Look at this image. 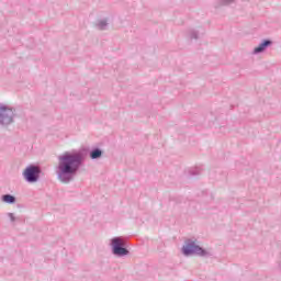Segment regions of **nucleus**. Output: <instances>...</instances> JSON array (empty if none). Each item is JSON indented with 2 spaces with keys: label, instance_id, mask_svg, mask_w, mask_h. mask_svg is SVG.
Returning a JSON list of instances; mask_svg holds the SVG:
<instances>
[{
  "label": "nucleus",
  "instance_id": "1",
  "mask_svg": "<svg viewBox=\"0 0 281 281\" xmlns=\"http://www.w3.org/2000/svg\"><path fill=\"white\" fill-rule=\"evenodd\" d=\"M89 155V148L83 147L78 150L65 151L57 157V166L55 167V175L59 183H71L80 168L85 166L87 157Z\"/></svg>",
  "mask_w": 281,
  "mask_h": 281
},
{
  "label": "nucleus",
  "instance_id": "2",
  "mask_svg": "<svg viewBox=\"0 0 281 281\" xmlns=\"http://www.w3.org/2000/svg\"><path fill=\"white\" fill-rule=\"evenodd\" d=\"M15 113L16 109L0 103V126H10V124H14Z\"/></svg>",
  "mask_w": 281,
  "mask_h": 281
},
{
  "label": "nucleus",
  "instance_id": "3",
  "mask_svg": "<svg viewBox=\"0 0 281 281\" xmlns=\"http://www.w3.org/2000/svg\"><path fill=\"white\" fill-rule=\"evenodd\" d=\"M182 254L184 256H210V254L203 249L201 246L196 245V243L192 239H187L186 245L182 247Z\"/></svg>",
  "mask_w": 281,
  "mask_h": 281
},
{
  "label": "nucleus",
  "instance_id": "4",
  "mask_svg": "<svg viewBox=\"0 0 281 281\" xmlns=\"http://www.w3.org/2000/svg\"><path fill=\"white\" fill-rule=\"evenodd\" d=\"M112 254L117 258L128 256L130 251L126 249V240L122 237H114L111 239Z\"/></svg>",
  "mask_w": 281,
  "mask_h": 281
},
{
  "label": "nucleus",
  "instance_id": "5",
  "mask_svg": "<svg viewBox=\"0 0 281 281\" xmlns=\"http://www.w3.org/2000/svg\"><path fill=\"white\" fill-rule=\"evenodd\" d=\"M41 168L36 165L27 166L23 171V178L27 183H36L41 179Z\"/></svg>",
  "mask_w": 281,
  "mask_h": 281
},
{
  "label": "nucleus",
  "instance_id": "6",
  "mask_svg": "<svg viewBox=\"0 0 281 281\" xmlns=\"http://www.w3.org/2000/svg\"><path fill=\"white\" fill-rule=\"evenodd\" d=\"M1 201L2 203H8V205H14V203H16V196L8 193V194H3L1 196Z\"/></svg>",
  "mask_w": 281,
  "mask_h": 281
},
{
  "label": "nucleus",
  "instance_id": "7",
  "mask_svg": "<svg viewBox=\"0 0 281 281\" xmlns=\"http://www.w3.org/2000/svg\"><path fill=\"white\" fill-rule=\"evenodd\" d=\"M104 155V151L99 147L92 148L89 153L90 159H100Z\"/></svg>",
  "mask_w": 281,
  "mask_h": 281
},
{
  "label": "nucleus",
  "instance_id": "8",
  "mask_svg": "<svg viewBox=\"0 0 281 281\" xmlns=\"http://www.w3.org/2000/svg\"><path fill=\"white\" fill-rule=\"evenodd\" d=\"M269 45H271V41H265L263 43H261L259 46L255 48V54H260V52H265V49H267Z\"/></svg>",
  "mask_w": 281,
  "mask_h": 281
},
{
  "label": "nucleus",
  "instance_id": "9",
  "mask_svg": "<svg viewBox=\"0 0 281 281\" xmlns=\"http://www.w3.org/2000/svg\"><path fill=\"white\" fill-rule=\"evenodd\" d=\"M109 25V22H106V20H100L97 24H95V27L100 31H104L106 30Z\"/></svg>",
  "mask_w": 281,
  "mask_h": 281
},
{
  "label": "nucleus",
  "instance_id": "10",
  "mask_svg": "<svg viewBox=\"0 0 281 281\" xmlns=\"http://www.w3.org/2000/svg\"><path fill=\"white\" fill-rule=\"evenodd\" d=\"M189 38H194L195 41H199V31L194 30V29H190L188 32H187Z\"/></svg>",
  "mask_w": 281,
  "mask_h": 281
},
{
  "label": "nucleus",
  "instance_id": "11",
  "mask_svg": "<svg viewBox=\"0 0 281 281\" xmlns=\"http://www.w3.org/2000/svg\"><path fill=\"white\" fill-rule=\"evenodd\" d=\"M232 3H236V0H221V5H232Z\"/></svg>",
  "mask_w": 281,
  "mask_h": 281
},
{
  "label": "nucleus",
  "instance_id": "12",
  "mask_svg": "<svg viewBox=\"0 0 281 281\" xmlns=\"http://www.w3.org/2000/svg\"><path fill=\"white\" fill-rule=\"evenodd\" d=\"M7 216H9L11 223H14L16 221V217L14 216V213H8Z\"/></svg>",
  "mask_w": 281,
  "mask_h": 281
},
{
  "label": "nucleus",
  "instance_id": "13",
  "mask_svg": "<svg viewBox=\"0 0 281 281\" xmlns=\"http://www.w3.org/2000/svg\"><path fill=\"white\" fill-rule=\"evenodd\" d=\"M190 175H191L192 177H194V176L199 175V170H198V169L191 170V171H190Z\"/></svg>",
  "mask_w": 281,
  "mask_h": 281
},
{
  "label": "nucleus",
  "instance_id": "14",
  "mask_svg": "<svg viewBox=\"0 0 281 281\" xmlns=\"http://www.w3.org/2000/svg\"><path fill=\"white\" fill-rule=\"evenodd\" d=\"M215 8H218V5H215Z\"/></svg>",
  "mask_w": 281,
  "mask_h": 281
}]
</instances>
